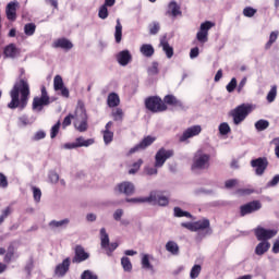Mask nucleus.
<instances>
[{"instance_id": "nucleus-1", "label": "nucleus", "mask_w": 279, "mask_h": 279, "mask_svg": "<svg viewBox=\"0 0 279 279\" xmlns=\"http://www.w3.org/2000/svg\"><path fill=\"white\" fill-rule=\"evenodd\" d=\"M11 101L8 104V108L15 110V108H25L27 101H29V82L27 78H20L15 82L13 88L10 92Z\"/></svg>"}, {"instance_id": "nucleus-2", "label": "nucleus", "mask_w": 279, "mask_h": 279, "mask_svg": "<svg viewBox=\"0 0 279 279\" xmlns=\"http://www.w3.org/2000/svg\"><path fill=\"white\" fill-rule=\"evenodd\" d=\"M71 119H74V128L78 132H86L88 130V116L86 114V108L84 104L78 102L75 113L69 114L62 122L63 130L71 125Z\"/></svg>"}, {"instance_id": "nucleus-3", "label": "nucleus", "mask_w": 279, "mask_h": 279, "mask_svg": "<svg viewBox=\"0 0 279 279\" xmlns=\"http://www.w3.org/2000/svg\"><path fill=\"white\" fill-rule=\"evenodd\" d=\"M173 156V150L160 148L155 155V167L146 166L144 173L146 175H158V169L165 166V162Z\"/></svg>"}, {"instance_id": "nucleus-4", "label": "nucleus", "mask_w": 279, "mask_h": 279, "mask_svg": "<svg viewBox=\"0 0 279 279\" xmlns=\"http://www.w3.org/2000/svg\"><path fill=\"white\" fill-rule=\"evenodd\" d=\"M192 171L199 173V171H208L210 169V155L204 150H197L193 157Z\"/></svg>"}, {"instance_id": "nucleus-5", "label": "nucleus", "mask_w": 279, "mask_h": 279, "mask_svg": "<svg viewBox=\"0 0 279 279\" xmlns=\"http://www.w3.org/2000/svg\"><path fill=\"white\" fill-rule=\"evenodd\" d=\"M256 110V106L252 104H242L231 110V117L234 125H241L245 119Z\"/></svg>"}, {"instance_id": "nucleus-6", "label": "nucleus", "mask_w": 279, "mask_h": 279, "mask_svg": "<svg viewBox=\"0 0 279 279\" xmlns=\"http://www.w3.org/2000/svg\"><path fill=\"white\" fill-rule=\"evenodd\" d=\"M100 246L102 250H105L107 256H112V252L119 247V243H110V236L108 235L106 228L100 229Z\"/></svg>"}, {"instance_id": "nucleus-7", "label": "nucleus", "mask_w": 279, "mask_h": 279, "mask_svg": "<svg viewBox=\"0 0 279 279\" xmlns=\"http://www.w3.org/2000/svg\"><path fill=\"white\" fill-rule=\"evenodd\" d=\"M145 107L150 112H165V110H167V105L158 96L147 98L145 100Z\"/></svg>"}, {"instance_id": "nucleus-8", "label": "nucleus", "mask_w": 279, "mask_h": 279, "mask_svg": "<svg viewBox=\"0 0 279 279\" xmlns=\"http://www.w3.org/2000/svg\"><path fill=\"white\" fill-rule=\"evenodd\" d=\"M215 27V23L210 21H206L201 24L198 32L196 33V40H198L199 45H206L208 41V32Z\"/></svg>"}, {"instance_id": "nucleus-9", "label": "nucleus", "mask_w": 279, "mask_h": 279, "mask_svg": "<svg viewBox=\"0 0 279 279\" xmlns=\"http://www.w3.org/2000/svg\"><path fill=\"white\" fill-rule=\"evenodd\" d=\"M114 193L130 197L136 193V185L132 181H122L114 186Z\"/></svg>"}, {"instance_id": "nucleus-10", "label": "nucleus", "mask_w": 279, "mask_h": 279, "mask_svg": "<svg viewBox=\"0 0 279 279\" xmlns=\"http://www.w3.org/2000/svg\"><path fill=\"white\" fill-rule=\"evenodd\" d=\"M148 204L169 206V196L165 195L162 192H150L148 195Z\"/></svg>"}, {"instance_id": "nucleus-11", "label": "nucleus", "mask_w": 279, "mask_h": 279, "mask_svg": "<svg viewBox=\"0 0 279 279\" xmlns=\"http://www.w3.org/2000/svg\"><path fill=\"white\" fill-rule=\"evenodd\" d=\"M156 142V137L148 135L144 137L137 145L133 146L126 154V156H132V154H136L138 151H143V149H147L153 143Z\"/></svg>"}, {"instance_id": "nucleus-12", "label": "nucleus", "mask_w": 279, "mask_h": 279, "mask_svg": "<svg viewBox=\"0 0 279 279\" xmlns=\"http://www.w3.org/2000/svg\"><path fill=\"white\" fill-rule=\"evenodd\" d=\"M254 232L257 241H269V239H274V236L278 234V230L265 229L263 227H257L256 229H254Z\"/></svg>"}, {"instance_id": "nucleus-13", "label": "nucleus", "mask_w": 279, "mask_h": 279, "mask_svg": "<svg viewBox=\"0 0 279 279\" xmlns=\"http://www.w3.org/2000/svg\"><path fill=\"white\" fill-rule=\"evenodd\" d=\"M141 258V268L144 271H156V269L154 268V260H156V257H154V255L149 254V253H141L140 255Z\"/></svg>"}, {"instance_id": "nucleus-14", "label": "nucleus", "mask_w": 279, "mask_h": 279, "mask_svg": "<svg viewBox=\"0 0 279 279\" xmlns=\"http://www.w3.org/2000/svg\"><path fill=\"white\" fill-rule=\"evenodd\" d=\"M202 134V125H193L187 128L182 135L179 137L180 143H186L189 138H194V136H199Z\"/></svg>"}, {"instance_id": "nucleus-15", "label": "nucleus", "mask_w": 279, "mask_h": 279, "mask_svg": "<svg viewBox=\"0 0 279 279\" xmlns=\"http://www.w3.org/2000/svg\"><path fill=\"white\" fill-rule=\"evenodd\" d=\"M263 205L258 201H253L240 207L241 217H245V215H252V213H256V210H260Z\"/></svg>"}, {"instance_id": "nucleus-16", "label": "nucleus", "mask_w": 279, "mask_h": 279, "mask_svg": "<svg viewBox=\"0 0 279 279\" xmlns=\"http://www.w3.org/2000/svg\"><path fill=\"white\" fill-rule=\"evenodd\" d=\"M116 60H117L118 64H120V66H128V64H130V62H132V52H130V50H128V49L119 51L116 54Z\"/></svg>"}, {"instance_id": "nucleus-17", "label": "nucleus", "mask_w": 279, "mask_h": 279, "mask_svg": "<svg viewBox=\"0 0 279 279\" xmlns=\"http://www.w3.org/2000/svg\"><path fill=\"white\" fill-rule=\"evenodd\" d=\"M53 88L56 92L60 90L61 97H65L69 99V88L64 86V81L62 80V76L56 75L53 78Z\"/></svg>"}, {"instance_id": "nucleus-18", "label": "nucleus", "mask_w": 279, "mask_h": 279, "mask_svg": "<svg viewBox=\"0 0 279 279\" xmlns=\"http://www.w3.org/2000/svg\"><path fill=\"white\" fill-rule=\"evenodd\" d=\"M267 159L257 158L251 161V166L255 169L256 175H263L265 169H267Z\"/></svg>"}, {"instance_id": "nucleus-19", "label": "nucleus", "mask_w": 279, "mask_h": 279, "mask_svg": "<svg viewBox=\"0 0 279 279\" xmlns=\"http://www.w3.org/2000/svg\"><path fill=\"white\" fill-rule=\"evenodd\" d=\"M167 15L177 19V16H182V8L180 4L172 0L168 3Z\"/></svg>"}, {"instance_id": "nucleus-20", "label": "nucleus", "mask_w": 279, "mask_h": 279, "mask_svg": "<svg viewBox=\"0 0 279 279\" xmlns=\"http://www.w3.org/2000/svg\"><path fill=\"white\" fill-rule=\"evenodd\" d=\"M52 47L54 49H63V51H71L73 41L66 38H59L53 41Z\"/></svg>"}, {"instance_id": "nucleus-21", "label": "nucleus", "mask_w": 279, "mask_h": 279, "mask_svg": "<svg viewBox=\"0 0 279 279\" xmlns=\"http://www.w3.org/2000/svg\"><path fill=\"white\" fill-rule=\"evenodd\" d=\"M71 267V258H65L63 262L59 265H57L54 269L56 276L59 278H62L63 276H66V271H69V268Z\"/></svg>"}, {"instance_id": "nucleus-22", "label": "nucleus", "mask_w": 279, "mask_h": 279, "mask_svg": "<svg viewBox=\"0 0 279 279\" xmlns=\"http://www.w3.org/2000/svg\"><path fill=\"white\" fill-rule=\"evenodd\" d=\"M17 8H19V1H11L7 4L5 14L9 21H16Z\"/></svg>"}, {"instance_id": "nucleus-23", "label": "nucleus", "mask_w": 279, "mask_h": 279, "mask_svg": "<svg viewBox=\"0 0 279 279\" xmlns=\"http://www.w3.org/2000/svg\"><path fill=\"white\" fill-rule=\"evenodd\" d=\"M3 56H4V58H9L10 60H14V58L19 57V48H16V45L10 44V45L4 47Z\"/></svg>"}, {"instance_id": "nucleus-24", "label": "nucleus", "mask_w": 279, "mask_h": 279, "mask_svg": "<svg viewBox=\"0 0 279 279\" xmlns=\"http://www.w3.org/2000/svg\"><path fill=\"white\" fill-rule=\"evenodd\" d=\"M45 106H49V99L44 96L43 97H35L33 99V110L35 112H40Z\"/></svg>"}, {"instance_id": "nucleus-25", "label": "nucleus", "mask_w": 279, "mask_h": 279, "mask_svg": "<svg viewBox=\"0 0 279 279\" xmlns=\"http://www.w3.org/2000/svg\"><path fill=\"white\" fill-rule=\"evenodd\" d=\"M89 256L90 255L84 251V247L76 246L73 263H84V260H88Z\"/></svg>"}, {"instance_id": "nucleus-26", "label": "nucleus", "mask_w": 279, "mask_h": 279, "mask_svg": "<svg viewBox=\"0 0 279 279\" xmlns=\"http://www.w3.org/2000/svg\"><path fill=\"white\" fill-rule=\"evenodd\" d=\"M69 223H71L69 218L52 220L49 222V228H51V230H64V228L69 227Z\"/></svg>"}, {"instance_id": "nucleus-27", "label": "nucleus", "mask_w": 279, "mask_h": 279, "mask_svg": "<svg viewBox=\"0 0 279 279\" xmlns=\"http://www.w3.org/2000/svg\"><path fill=\"white\" fill-rule=\"evenodd\" d=\"M112 125V121H109L105 126V131L102 132L105 145H110V142L114 138V133L111 131Z\"/></svg>"}, {"instance_id": "nucleus-28", "label": "nucleus", "mask_w": 279, "mask_h": 279, "mask_svg": "<svg viewBox=\"0 0 279 279\" xmlns=\"http://www.w3.org/2000/svg\"><path fill=\"white\" fill-rule=\"evenodd\" d=\"M166 251H168L171 256H179L180 255V245H178V242L170 240L165 245Z\"/></svg>"}, {"instance_id": "nucleus-29", "label": "nucleus", "mask_w": 279, "mask_h": 279, "mask_svg": "<svg viewBox=\"0 0 279 279\" xmlns=\"http://www.w3.org/2000/svg\"><path fill=\"white\" fill-rule=\"evenodd\" d=\"M269 247H271V244L268 241H262L256 245L255 254L257 256H263L264 254H267V252H269Z\"/></svg>"}, {"instance_id": "nucleus-30", "label": "nucleus", "mask_w": 279, "mask_h": 279, "mask_svg": "<svg viewBox=\"0 0 279 279\" xmlns=\"http://www.w3.org/2000/svg\"><path fill=\"white\" fill-rule=\"evenodd\" d=\"M194 223L196 226V232H199V230H206V234H210V221L208 219H202Z\"/></svg>"}, {"instance_id": "nucleus-31", "label": "nucleus", "mask_w": 279, "mask_h": 279, "mask_svg": "<svg viewBox=\"0 0 279 279\" xmlns=\"http://www.w3.org/2000/svg\"><path fill=\"white\" fill-rule=\"evenodd\" d=\"M121 104V98L119 97V94L117 93H111L107 97V105L109 108H117Z\"/></svg>"}, {"instance_id": "nucleus-32", "label": "nucleus", "mask_w": 279, "mask_h": 279, "mask_svg": "<svg viewBox=\"0 0 279 279\" xmlns=\"http://www.w3.org/2000/svg\"><path fill=\"white\" fill-rule=\"evenodd\" d=\"M160 47L169 60L170 58H173V47L169 45V41H167L166 38L160 40Z\"/></svg>"}, {"instance_id": "nucleus-33", "label": "nucleus", "mask_w": 279, "mask_h": 279, "mask_svg": "<svg viewBox=\"0 0 279 279\" xmlns=\"http://www.w3.org/2000/svg\"><path fill=\"white\" fill-rule=\"evenodd\" d=\"M154 46H151V44H143L140 47V52L142 53V56H144L145 58H151V56H154Z\"/></svg>"}, {"instance_id": "nucleus-34", "label": "nucleus", "mask_w": 279, "mask_h": 279, "mask_svg": "<svg viewBox=\"0 0 279 279\" xmlns=\"http://www.w3.org/2000/svg\"><path fill=\"white\" fill-rule=\"evenodd\" d=\"M75 143H76V148L90 147V145H95V140L94 138L85 140L84 137L81 136L75 140Z\"/></svg>"}, {"instance_id": "nucleus-35", "label": "nucleus", "mask_w": 279, "mask_h": 279, "mask_svg": "<svg viewBox=\"0 0 279 279\" xmlns=\"http://www.w3.org/2000/svg\"><path fill=\"white\" fill-rule=\"evenodd\" d=\"M116 43H121L123 38V25H121V20H117L116 31H114Z\"/></svg>"}, {"instance_id": "nucleus-36", "label": "nucleus", "mask_w": 279, "mask_h": 279, "mask_svg": "<svg viewBox=\"0 0 279 279\" xmlns=\"http://www.w3.org/2000/svg\"><path fill=\"white\" fill-rule=\"evenodd\" d=\"M278 36H279V32H278V31H274V32L270 33L269 39H268V41L265 44V49H266V50L271 49L274 43H276V40H278Z\"/></svg>"}, {"instance_id": "nucleus-37", "label": "nucleus", "mask_w": 279, "mask_h": 279, "mask_svg": "<svg viewBox=\"0 0 279 279\" xmlns=\"http://www.w3.org/2000/svg\"><path fill=\"white\" fill-rule=\"evenodd\" d=\"M163 101V104H168V106H182V101L178 100L173 95L165 96Z\"/></svg>"}, {"instance_id": "nucleus-38", "label": "nucleus", "mask_w": 279, "mask_h": 279, "mask_svg": "<svg viewBox=\"0 0 279 279\" xmlns=\"http://www.w3.org/2000/svg\"><path fill=\"white\" fill-rule=\"evenodd\" d=\"M141 167H143V159H138L131 166L129 169V175H136V173H138L141 170Z\"/></svg>"}, {"instance_id": "nucleus-39", "label": "nucleus", "mask_w": 279, "mask_h": 279, "mask_svg": "<svg viewBox=\"0 0 279 279\" xmlns=\"http://www.w3.org/2000/svg\"><path fill=\"white\" fill-rule=\"evenodd\" d=\"M121 266L123 268V271L126 274L132 272V262L129 259V257L124 256L121 258Z\"/></svg>"}, {"instance_id": "nucleus-40", "label": "nucleus", "mask_w": 279, "mask_h": 279, "mask_svg": "<svg viewBox=\"0 0 279 279\" xmlns=\"http://www.w3.org/2000/svg\"><path fill=\"white\" fill-rule=\"evenodd\" d=\"M277 95H278V87L272 86L266 97L268 104H274V101H276Z\"/></svg>"}, {"instance_id": "nucleus-41", "label": "nucleus", "mask_w": 279, "mask_h": 279, "mask_svg": "<svg viewBox=\"0 0 279 279\" xmlns=\"http://www.w3.org/2000/svg\"><path fill=\"white\" fill-rule=\"evenodd\" d=\"M267 128H269V121L267 120L262 119L255 122V130H257V132H264Z\"/></svg>"}, {"instance_id": "nucleus-42", "label": "nucleus", "mask_w": 279, "mask_h": 279, "mask_svg": "<svg viewBox=\"0 0 279 279\" xmlns=\"http://www.w3.org/2000/svg\"><path fill=\"white\" fill-rule=\"evenodd\" d=\"M24 34L26 36H34V34H36V24L34 23L25 24Z\"/></svg>"}, {"instance_id": "nucleus-43", "label": "nucleus", "mask_w": 279, "mask_h": 279, "mask_svg": "<svg viewBox=\"0 0 279 279\" xmlns=\"http://www.w3.org/2000/svg\"><path fill=\"white\" fill-rule=\"evenodd\" d=\"M199 274H202V266L201 265H194L190 271V278L191 279H197L199 278Z\"/></svg>"}, {"instance_id": "nucleus-44", "label": "nucleus", "mask_w": 279, "mask_h": 279, "mask_svg": "<svg viewBox=\"0 0 279 279\" xmlns=\"http://www.w3.org/2000/svg\"><path fill=\"white\" fill-rule=\"evenodd\" d=\"M219 133L221 134V136H226L228 134H230V124H228V122H222L220 123V125L218 126Z\"/></svg>"}, {"instance_id": "nucleus-45", "label": "nucleus", "mask_w": 279, "mask_h": 279, "mask_svg": "<svg viewBox=\"0 0 279 279\" xmlns=\"http://www.w3.org/2000/svg\"><path fill=\"white\" fill-rule=\"evenodd\" d=\"M128 204H145L148 203V196L146 197H133V198H125Z\"/></svg>"}, {"instance_id": "nucleus-46", "label": "nucleus", "mask_w": 279, "mask_h": 279, "mask_svg": "<svg viewBox=\"0 0 279 279\" xmlns=\"http://www.w3.org/2000/svg\"><path fill=\"white\" fill-rule=\"evenodd\" d=\"M48 182H50V184H58V182H60V175L58 174V172L50 171L48 173Z\"/></svg>"}, {"instance_id": "nucleus-47", "label": "nucleus", "mask_w": 279, "mask_h": 279, "mask_svg": "<svg viewBox=\"0 0 279 279\" xmlns=\"http://www.w3.org/2000/svg\"><path fill=\"white\" fill-rule=\"evenodd\" d=\"M238 88L236 77H232L231 81L227 84V93H234V89Z\"/></svg>"}, {"instance_id": "nucleus-48", "label": "nucleus", "mask_w": 279, "mask_h": 279, "mask_svg": "<svg viewBox=\"0 0 279 279\" xmlns=\"http://www.w3.org/2000/svg\"><path fill=\"white\" fill-rule=\"evenodd\" d=\"M32 191H33L34 202H36V204H39V202L43 197V192L40 191V189H38L36 186H33Z\"/></svg>"}, {"instance_id": "nucleus-49", "label": "nucleus", "mask_w": 279, "mask_h": 279, "mask_svg": "<svg viewBox=\"0 0 279 279\" xmlns=\"http://www.w3.org/2000/svg\"><path fill=\"white\" fill-rule=\"evenodd\" d=\"M148 27H149V34H151L153 36H156V34L160 32V23L158 22L150 23Z\"/></svg>"}, {"instance_id": "nucleus-50", "label": "nucleus", "mask_w": 279, "mask_h": 279, "mask_svg": "<svg viewBox=\"0 0 279 279\" xmlns=\"http://www.w3.org/2000/svg\"><path fill=\"white\" fill-rule=\"evenodd\" d=\"M174 217H187L191 218V213L182 210L180 207H174Z\"/></svg>"}, {"instance_id": "nucleus-51", "label": "nucleus", "mask_w": 279, "mask_h": 279, "mask_svg": "<svg viewBox=\"0 0 279 279\" xmlns=\"http://www.w3.org/2000/svg\"><path fill=\"white\" fill-rule=\"evenodd\" d=\"M108 7H106L105 4H102L99 10H98V16L102 20L106 21V19H108Z\"/></svg>"}, {"instance_id": "nucleus-52", "label": "nucleus", "mask_w": 279, "mask_h": 279, "mask_svg": "<svg viewBox=\"0 0 279 279\" xmlns=\"http://www.w3.org/2000/svg\"><path fill=\"white\" fill-rule=\"evenodd\" d=\"M256 9L252 7H246L243 9V15L246 16V19H252L256 14Z\"/></svg>"}, {"instance_id": "nucleus-53", "label": "nucleus", "mask_w": 279, "mask_h": 279, "mask_svg": "<svg viewBox=\"0 0 279 279\" xmlns=\"http://www.w3.org/2000/svg\"><path fill=\"white\" fill-rule=\"evenodd\" d=\"M60 125H62V123H60V121H58V122L50 129V138H56V136H58V134L60 133Z\"/></svg>"}, {"instance_id": "nucleus-54", "label": "nucleus", "mask_w": 279, "mask_h": 279, "mask_svg": "<svg viewBox=\"0 0 279 279\" xmlns=\"http://www.w3.org/2000/svg\"><path fill=\"white\" fill-rule=\"evenodd\" d=\"M81 279H98L97 275L90 270H85L81 275Z\"/></svg>"}, {"instance_id": "nucleus-55", "label": "nucleus", "mask_w": 279, "mask_h": 279, "mask_svg": "<svg viewBox=\"0 0 279 279\" xmlns=\"http://www.w3.org/2000/svg\"><path fill=\"white\" fill-rule=\"evenodd\" d=\"M181 226H182V228L190 230V232H197L195 222H182Z\"/></svg>"}, {"instance_id": "nucleus-56", "label": "nucleus", "mask_w": 279, "mask_h": 279, "mask_svg": "<svg viewBox=\"0 0 279 279\" xmlns=\"http://www.w3.org/2000/svg\"><path fill=\"white\" fill-rule=\"evenodd\" d=\"M124 213L125 211L122 208L116 209L114 213H113L114 221H121V218L123 217Z\"/></svg>"}, {"instance_id": "nucleus-57", "label": "nucleus", "mask_w": 279, "mask_h": 279, "mask_svg": "<svg viewBox=\"0 0 279 279\" xmlns=\"http://www.w3.org/2000/svg\"><path fill=\"white\" fill-rule=\"evenodd\" d=\"M11 260H14V250L13 248H9V251L7 252V254L4 256V263H11Z\"/></svg>"}, {"instance_id": "nucleus-58", "label": "nucleus", "mask_w": 279, "mask_h": 279, "mask_svg": "<svg viewBox=\"0 0 279 279\" xmlns=\"http://www.w3.org/2000/svg\"><path fill=\"white\" fill-rule=\"evenodd\" d=\"M10 207H7L5 209L2 210V214L0 215V225L3 223V221H5L8 217H10Z\"/></svg>"}, {"instance_id": "nucleus-59", "label": "nucleus", "mask_w": 279, "mask_h": 279, "mask_svg": "<svg viewBox=\"0 0 279 279\" xmlns=\"http://www.w3.org/2000/svg\"><path fill=\"white\" fill-rule=\"evenodd\" d=\"M236 184H239V180H236V179L227 180L225 182L226 189H234V186H236Z\"/></svg>"}, {"instance_id": "nucleus-60", "label": "nucleus", "mask_w": 279, "mask_h": 279, "mask_svg": "<svg viewBox=\"0 0 279 279\" xmlns=\"http://www.w3.org/2000/svg\"><path fill=\"white\" fill-rule=\"evenodd\" d=\"M0 189H8V177L0 172Z\"/></svg>"}, {"instance_id": "nucleus-61", "label": "nucleus", "mask_w": 279, "mask_h": 279, "mask_svg": "<svg viewBox=\"0 0 279 279\" xmlns=\"http://www.w3.org/2000/svg\"><path fill=\"white\" fill-rule=\"evenodd\" d=\"M158 73V63L154 62L149 68H148V75H157Z\"/></svg>"}, {"instance_id": "nucleus-62", "label": "nucleus", "mask_w": 279, "mask_h": 279, "mask_svg": "<svg viewBox=\"0 0 279 279\" xmlns=\"http://www.w3.org/2000/svg\"><path fill=\"white\" fill-rule=\"evenodd\" d=\"M246 84H247V77H243L238 84V87H236L238 93H243V89L245 88Z\"/></svg>"}, {"instance_id": "nucleus-63", "label": "nucleus", "mask_w": 279, "mask_h": 279, "mask_svg": "<svg viewBox=\"0 0 279 279\" xmlns=\"http://www.w3.org/2000/svg\"><path fill=\"white\" fill-rule=\"evenodd\" d=\"M279 183V174H276L271 181L267 183V187L270 189L271 186H277Z\"/></svg>"}, {"instance_id": "nucleus-64", "label": "nucleus", "mask_w": 279, "mask_h": 279, "mask_svg": "<svg viewBox=\"0 0 279 279\" xmlns=\"http://www.w3.org/2000/svg\"><path fill=\"white\" fill-rule=\"evenodd\" d=\"M271 144L275 145V154L279 158V137L274 138Z\"/></svg>"}]
</instances>
